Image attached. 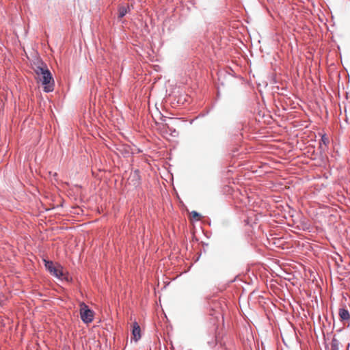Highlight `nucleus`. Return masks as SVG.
Wrapping results in <instances>:
<instances>
[{
  "mask_svg": "<svg viewBox=\"0 0 350 350\" xmlns=\"http://www.w3.org/2000/svg\"><path fill=\"white\" fill-rule=\"evenodd\" d=\"M132 335L133 339L137 342L141 338V329L139 324L135 321L133 323Z\"/></svg>",
  "mask_w": 350,
  "mask_h": 350,
  "instance_id": "4",
  "label": "nucleus"
},
{
  "mask_svg": "<svg viewBox=\"0 0 350 350\" xmlns=\"http://www.w3.org/2000/svg\"><path fill=\"white\" fill-rule=\"evenodd\" d=\"M208 300H209L208 304H209L210 306L211 307V310L213 311L210 313V315L214 316L217 312L216 309L217 308V304L216 302V300H215V299L209 298Z\"/></svg>",
  "mask_w": 350,
  "mask_h": 350,
  "instance_id": "8",
  "label": "nucleus"
},
{
  "mask_svg": "<svg viewBox=\"0 0 350 350\" xmlns=\"http://www.w3.org/2000/svg\"><path fill=\"white\" fill-rule=\"evenodd\" d=\"M46 269L54 276L60 278L64 275L63 268L59 265H55L52 261L44 260Z\"/></svg>",
  "mask_w": 350,
  "mask_h": 350,
  "instance_id": "3",
  "label": "nucleus"
},
{
  "mask_svg": "<svg viewBox=\"0 0 350 350\" xmlns=\"http://www.w3.org/2000/svg\"><path fill=\"white\" fill-rule=\"evenodd\" d=\"M33 70L36 75V79L42 83L43 90L46 92H50L54 90V80L45 63L38 60L33 64Z\"/></svg>",
  "mask_w": 350,
  "mask_h": 350,
  "instance_id": "1",
  "label": "nucleus"
},
{
  "mask_svg": "<svg viewBox=\"0 0 350 350\" xmlns=\"http://www.w3.org/2000/svg\"><path fill=\"white\" fill-rule=\"evenodd\" d=\"M191 215L192 218H193L196 220H199L200 218V214L198 213H197L196 211H192L191 213Z\"/></svg>",
  "mask_w": 350,
  "mask_h": 350,
  "instance_id": "9",
  "label": "nucleus"
},
{
  "mask_svg": "<svg viewBox=\"0 0 350 350\" xmlns=\"http://www.w3.org/2000/svg\"><path fill=\"white\" fill-rule=\"evenodd\" d=\"M338 314L342 321H350V314L349 311L345 308H340Z\"/></svg>",
  "mask_w": 350,
  "mask_h": 350,
  "instance_id": "5",
  "label": "nucleus"
},
{
  "mask_svg": "<svg viewBox=\"0 0 350 350\" xmlns=\"http://www.w3.org/2000/svg\"><path fill=\"white\" fill-rule=\"evenodd\" d=\"M329 143V138L326 135H323L319 142V148L321 150L325 151Z\"/></svg>",
  "mask_w": 350,
  "mask_h": 350,
  "instance_id": "6",
  "label": "nucleus"
},
{
  "mask_svg": "<svg viewBox=\"0 0 350 350\" xmlns=\"http://www.w3.org/2000/svg\"><path fill=\"white\" fill-rule=\"evenodd\" d=\"M80 316L84 323H89L93 321L94 312L85 304L81 303L80 304Z\"/></svg>",
  "mask_w": 350,
  "mask_h": 350,
  "instance_id": "2",
  "label": "nucleus"
},
{
  "mask_svg": "<svg viewBox=\"0 0 350 350\" xmlns=\"http://www.w3.org/2000/svg\"><path fill=\"white\" fill-rule=\"evenodd\" d=\"M130 11V5H120L118 8V18H122Z\"/></svg>",
  "mask_w": 350,
  "mask_h": 350,
  "instance_id": "7",
  "label": "nucleus"
}]
</instances>
